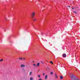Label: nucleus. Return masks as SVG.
Here are the masks:
<instances>
[{"instance_id":"obj_3","label":"nucleus","mask_w":80,"mask_h":80,"mask_svg":"<svg viewBox=\"0 0 80 80\" xmlns=\"http://www.w3.org/2000/svg\"><path fill=\"white\" fill-rule=\"evenodd\" d=\"M47 78H48V75H46L45 77V80H47Z\"/></svg>"},{"instance_id":"obj_31","label":"nucleus","mask_w":80,"mask_h":80,"mask_svg":"<svg viewBox=\"0 0 80 80\" xmlns=\"http://www.w3.org/2000/svg\"><path fill=\"white\" fill-rule=\"evenodd\" d=\"M80 10V9H79V10Z\"/></svg>"},{"instance_id":"obj_14","label":"nucleus","mask_w":80,"mask_h":80,"mask_svg":"<svg viewBox=\"0 0 80 80\" xmlns=\"http://www.w3.org/2000/svg\"><path fill=\"white\" fill-rule=\"evenodd\" d=\"M38 78H40V77H41V76H40V75H38Z\"/></svg>"},{"instance_id":"obj_24","label":"nucleus","mask_w":80,"mask_h":80,"mask_svg":"<svg viewBox=\"0 0 80 80\" xmlns=\"http://www.w3.org/2000/svg\"><path fill=\"white\" fill-rule=\"evenodd\" d=\"M72 9H74V8H72Z\"/></svg>"},{"instance_id":"obj_7","label":"nucleus","mask_w":80,"mask_h":80,"mask_svg":"<svg viewBox=\"0 0 80 80\" xmlns=\"http://www.w3.org/2000/svg\"><path fill=\"white\" fill-rule=\"evenodd\" d=\"M37 65L38 67H39L40 66V63H38L37 64Z\"/></svg>"},{"instance_id":"obj_30","label":"nucleus","mask_w":80,"mask_h":80,"mask_svg":"<svg viewBox=\"0 0 80 80\" xmlns=\"http://www.w3.org/2000/svg\"><path fill=\"white\" fill-rule=\"evenodd\" d=\"M33 62H34V61H33Z\"/></svg>"},{"instance_id":"obj_9","label":"nucleus","mask_w":80,"mask_h":80,"mask_svg":"<svg viewBox=\"0 0 80 80\" xmlns=\"http://www.w3.org/2000/svg\"><path fill=\"white\" fill-rule=\"evenodd\" d=\"M33 78L32 77H31L30 78V80H33Z\"/></svg>"},{"instance_id":"obj_18","label":"nucleus","mask_w":80,"mask_h":80,"mask_svg":"<svg viewBox=\"0 0 80 80\" xmlns=\"http://www.w3.org/2000/svg\"><path fill=\"white\" fill-rule=\"evenodd\" d=\"M74 8H78V7H74Z\"/></svg>"},{"instance_id":"obj_21","label":"nucleus","mask_w":80,"mask_h":80,"mask_svg":"<svg viewBox=\"0 0 80 80\" xmlns=\"http://www.w3.org/2000/svg\"><path fill=\"white\" fill-rule=\"evenodd\" d=\"M19 59L20 60H22V58H19Z\"/></svg>"},{"instance_id":"obj_32","label":"nucleus","mask_w":80,"mask_h":80,"mask_svg":"<svg viewBox=\"0 0 80 80\" xmlns=\"http://www.w3.org/2000/svg\"><path fill=\"white\" fill-rule=\"evenodd\" d=\"M67 7H68V6H67Z\"/></svg>"},{"instance_id":"obj_1","label":"nucleus","mask_w":80,"mask_h":80,"mask_svg":"<svg viewBox=\"0 0 80 80\" xmlns=\"http://www.w3.org/2000/svg\"><path fill=\"white\" fill-rule=\"evenodd\" d=\"M71 79L72 80H76V76H74L73 74H72L71 76Z\"/></svg>"},{"instance_id":"obj_20","label":"nucleus","mask_w":80,"mask_h":80,"mask_svg":"<svg viewBox=\"0 0 80 80\" xmlns=\"http://www.w3.org/2000/svg\"><path fill=\"white\" fill-rule=\"evenodd\" d=\"M52 74H53V72H51V75H52Z\"/></svg>"},{"instance_id":"obj_5","label":"nucleus","mask_w":80,"mask_h":80,"mask_svg":"<svg viewBox=\"0 0 80 80\" xmlns=\"http://www.w3.org/2000/svg\"><path fill=\"white\" fill-rule=\"evenodd\" d=\"M21 67H25V65L23 64H22L21 65Z\"/></svg>"},{"instance_id":"obj_10","label":"nucleus","mask_w":80,"mask_h":80,"mask_svg":"<svg viewBox=\"0 0 80 80\" xmlns=\"http://www.w3.org/2000/svg\"><path fill=\"white\" fill-rule=\"evenodd\" d=\"M73 13H75V14H77V12L74 11H73Z\"/></svg>"},{"instance_id":"obj_12","label":"nucleus","mask_w":80,"mask_h":80,"mask_svg":"<svg viewBox=\"0 0 80 80\" xmlns=\"http://www.w3.org/2000/svg\"><path fill=\"white\" fill-rule=\"evenodd\" d=\"M3 60V59H0V62H2Z\"/></svg>"},{"instance_id":"obj_11","label":"nucleus","mask_w":80,"mask_h":80,"mask_svg":"<svg viewBox=\"0 0 80 80\" xmlns=\"http://www.w3.org/2000/svg\"><path fill=\"white\" fill-rule=\"evenodd\" d=\"M32 72H30L29 73V75H32Z\"/></svg>"},{"instance_id":"obj_15","label":"nucleus","mask_w":80,"mask_h":80,"mask_svg":"<svg viewBox=\"0 0 80 80\" xmlns=\"http://www.w3.org/2000/svg\"><path fill=\"white\" fill-rule=\"evenodd\" d=\"M36 19H34L33 20V21L34 22H35V21H36Z\"/></svg>"},{"instance_id":"obj_19","label":"nucleus","mask_w":80,"mask_h":80,"mask_svg":"<svg viewBox=\"0 0 80 80\" xmlns=\"http://www.w3.org/2000/svg\"><path fill=\"white\" fill-rule=\"evenodd\" d=\"M33 66H36V65L35 64H33Z\"/></svg>"},{"instance_id":"obj_23","label":"nucleus","mask_w":80,"mask_h":80,"mask_svg":"<svg viewBox=\"0 0 80 80\" xmlns=\"http://www.w3.org/2000/svg\"><path fill=\"white\" fill-rule=\"evenodd\" d=\"M42 80V79L40 78V79H39V80Z\"/></svg>"},{"instance_id":"obj_25","label":"nucleus","mask_w":80,"mask_h":80,"mask_svg":"<svg viewBox=\"0 0 80 80\" xmlns=\"http://www.w3.org/2000/svg\"><path fill=\"white\" fill-rule=\"evenodd\" d=\"M23 60H25V58H23Z\"/></svg>"},{"instance_id":"obj_4","label":"nucleus","mask_w":80,"mask_h":80,"mask_svg":"<svg viewBox=\"0 0 80 80\" xmlns=\"http://www.w3.org/2000/svg\"><path fill=\"white\" fill-rule=\"evenodd\" d=\"M63 57H64V58H65L66 57H67V55H66V54H63L62 55Z\"/></svg>"},{"instance_id":"obj_33","label":"nucleus","mask_w":80,"mask_h":80,"mask_svg":"<svg viewBox=\"0 0 80 80\" xmlns=\"http://www.w3.org/2000/svg\"><path fill=\"white\" fill-rule=\"evenodd\" d=\"M77 71V70H76V71Z\"/></svg>"},{"instance_id":"obj_2","label":"nucleus","mask_w":80,"mask_h":80,"mask_svg":"<svg viewBox=\"0 0 80 80\" xmlns=\"http://www.w3.org/2000/svg\"><path fill=\"white\" fill-rule=\"evenodd\" d=\"M35 12H33L31 15V16L32 18H33V17H35Z\"/></svg>"},{"instance_id":"obj_28","label":"nucleus","mask_w":80,"mask_h":80,"mask_svg":"<svg viewBox=\"0 0 80 80\" xmlns=\"http://www.w3.org/2000/svg\"><path fill=\"white\" fill-rule=\"evenodd\" d=\"M68 7H70V6H68Z\"/></svg>"},{"instance_id":"obj_22","label":"nucleus","mask_w":80,"mask_h":80,"mask_svg":"<svg viewBox=\"0 0 80 80\" xmlns=\"http://www.w3.org/2000/svg\"><path fill=\"white\" fill-rule=\"evenodd\" d=\"M5 18L6 20H7V18Z\"/></svg>"},{"instance_id":"obj_27","label":"nucleus","mask_w":80,"mask_h":80,"mask_svg":"<svg viewBox=\"0 0 80 80\" xmlns=\"http://www.w3.org/2000/svg\"><path fill=\"white\" fill-rule=\"evenodd\" d=\"M48 69H49V68L48 67Z\"/></svg>"},{"instance_id":"obj_17","label":"nucleus","mask_w":80,"mask_h":80,"mask_svg":"<svg viewBox=\"0 0 80 80\" xmlns=\"http://www.w3.org/2000/svg\"><path fill=\"white\" fill-rule=\"evenodd\" d=\"M76 80H80V79L78 78H77L76 79Z\"/></svg>"},{"instance_id":"obj_6","label":"nucleus","mask_w":80,"mask_h":80,"mask_svg":"<svg viewBox=\"0 0 80 80\" xmlns=\"http://www.w3.org/2000/svg\"><path fill=\"white\" fill-rule=\"evenodd\" d=\"M55 76L56 77V78H58V76H57V74H55Z\"/></svg>"},{"instance_id":"obj_26","label":"nucleus","mask_w":80,"mask_h":80,"mask_svg":"<svg viewBox=\"0 0 80 80\" xmlns=\"http://www.w3.org/2000/svg\"><path fill=\"white\" fill-rule=\"evenodd\" d=\"M41 62V63H43V62Z\"/></svg>"},{"instance_id":"obj_13","label":"nucleus","mask_w":80,"mask_h":80,"mask_svg":"<svg viewBox=\"0 0 80 80\" xmlns=\"http://www.w3.org/2000/svg\"><path fill=\"white\" fill-rule=\"evenodd\" d=\"M50 63H52V64H53V63L52 62V61H50Z\"/></svg>"},{"instance_id":"obj_8","label":"nucleus","mask_w":80,"mask_h":80,"mask_svg":"<svg viewBox=\"0 0 80 80\" xmlns=\"http://www.w3.org/2000/svg\"><path fill=\"white\" fill-rule=\"evenodd\" d=\"M60 78L61 80H62V79H63V77H62V76H61L60 77Z\"/></svg>"},{"instance_id":"obj_29","label":"nucleus","mask_w":80,"mask_h":80,"mask_svg":"<svg viewBox=\"0 0 80 80\" xmlns=\"http://www.w3.org/2000/svg\"><path fill=\"white\" fill-rule=\"evenodd\" d=\"M46 62H48V61H46Z\"/></svg>"},{"instance_id":"obj_16","label":"nucleus","mask_w":80,"mask_h":80,"mask_svg":"<svg viewBox=\"0 0 80 80\" xmlns=\"http://www.w3.org/2000/svg\"><path fill=\"white\" fill-rule=\"evenodd\" d=\"M45 73H42V75H43V76H45Z\"/></svg>"}]
</instances>
